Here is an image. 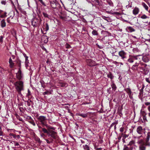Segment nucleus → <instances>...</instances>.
<instances>
[{
    "label": "nucleus",
    "mask_w": 150,
    "mask_h": 150,
    "mask_svg": "<svg viewBox=\"0 0 150 150\" xmlns=\"http://www.w3.org/2000/svg\"><path fill=\"white\" fill-rule=\"evenodd\" d=\"M14 85L18 94L22 95L21 91L24 90L23 82L21 81H17L14 83Z\"/></svg>",
    "instance_id": "nucleus-1"
},
{
    "label": "nucleus",
    "mask_w": 150,
    "mask_h": 150,
    "mask_svg": "<svg viewBox=\"0 0 150 150\" xmlns=\"http://www.w3.org/2000/svg\"><path fill=\"white\" fill-rule=\"evenodd\" d=\"M45 134H47L48 136L51 140H53V139H56L57 137V133L53 130L49 131H47V132L45 133Z\"/></svg>",
    "instance_id": "nucleus-2"
},
{
    "label": "nucleus",
    "mask_w": 150,
    "mask_h": 150,
    "mask_svg": "<svg viewBox=\"0 0 150 150\" xmlns=\"http://www.w3.org/2000/svg\"><path fill=\"white\" fill-rule=\"evenodd\" d=\"M37 119L42 127H44L47 123V119L46 117L44 116H39L37 118Z\"/></svg>",
    "instance_id": "nucleus-3"
},
{
    "label": "nucleus",
    "mask_w": 150,
    "mask_h": 150,
    "mask_svg": "<svg viewBox=\"0 0 150 150\" xmlns=\"http://www.w3.org/2000/svg\"><path fill=\"white\" fill-rule=\"evenodd\" d=\"M42 21L41 19H39L36 18L33 19L32 20V25L34 27L38 26L40 24V21Z\"/></svg>",
    "instance_id": "nucleus-4"
},
{
    "label": "nucleus",
    "mask_w": 150,
    "mask_h": 150,
    "mask_svg": "<svg viewBox=\"0 0 150 150\" xmlns=\"http://www.w3.org/2000/svg\"><path fill=\"white\" fill-rule=\"evenodd\" d=\"M86 62L87 64L90 66H93L96 65L95 62L91 59L86 60Z\"/></svg>",
    "instance_id": "nucleus-5"
},
{
    "label": "nucleus",
    "mask_w": 150,
    "mask_h": 150,
    "mask_svg": "<svg viewBox=\"0 0 150 150\" xmlns=\"http://www.w3.org/2000/svg\"><path fill=\"white\" fill-rule=\"evenodd\" d=\"M145 129H143L142 127L140 126H138L137 129V132L140 134H142L143 133H145Z\"/></svg>",
    "instance_id": "nucleus-6"
},
{
    "label": "nucleus",
    "mask_w": 150,
    "mask_h": 150,
    "mask_svg": "<svg viewBox=\"0 0 150 150\" xmlns=\"http://www.w3.org/2000/svg\"><path fill=\"white\" fill-rule=\"evenodd\" d=\"M37 126L38 128V130L40 133L43 132L44 133H45L47 132V129L44 128V127H41L38 124H37Z\"/></svg>",
    "instance_id": "nucleus-7"
},
{
    "label": "nucleus",
    "mask_w": 150,
    "mask_h": 150,
    "mask_svg": "<svg viewBox=\"0 0 150 150\" xmlns=\"http://www.w3.org/2000/svg\"><path fill=\"white\" fill-rule=\"evenodd\" d=\"M119 55L122 59L126 58V53L123 50H121L119 52Z\"/></svg>",
    "instance_id": "nucleus-8"
},
{
    "label": "nucleus",
    "mask_w": 150,
    "mask_h": 150,
    "mask_svg": "<svg viewBox=\"0 0 150 150\" xmlns=\"http://www.w3.org/2000/svg\"><path fill=\"white\" fill-rule=\"evenodd\" d=\"M16 74L17 79L19 80L21 79L22 77V74H21V71L20 68L19 69L18 72L16 73Z\"/></svg>",
    "instance_id": "nucleus-9"
},
{
    "label": "nucleus",
    "mask_w": 150,
    "mask_h": 150,
    "mask_svg": "<svg viewBox=\"0 0 150 150\" xmlns=\"http://www.w3.org/2000/svg\"><path fill=\"white\" fill-rule=\"evenodd\" d=\"M45 126L47 128V131H53V130H55V128L54 127L48 125L47 123L45 125Z\"/></svg>",
    "instance_id": "nucleus-10"
},
{
    "label": "nucleus",
    "mask_w": 150,
    "mask_h": 150,
    "mask_svg": "<svg viewBox=\"0 0 150 150\" xmlns=\"http://www.w3.org/2000/svg\"><path fill=\"white\" fill-rule=\"evenodd\" d=\"M142 59L144 62H147L149 60V56L148 55L144 56L142 57Z\"/></svg>",
    "instance_id": "nucleus-11"
},
{
    "label": "nucleus",
    "mask_w": 150,
    "mask_h": 150,
    "mask_svg": "<svg viewBox=\"0 0 150 150\" xmlns=\"http://www.w3.org/2000/svg\"><path fill=\"white\" fill-rule=\"evenodd\" d=\"M139 8L136 7L133 10V14L135 16L137 15L139 13Z\"/></svg>",
    "instance_id": "nucleus-12"
},
{
    "label": "nucleus",
    "mask_w": 150,
    "mask_h": 150,
    "mask_svg": "<svg viewBox=\"0 0 150 150\" xmlns=\"http://www.w3.org/2000/svg\"><path fill=\"white\" fill-rule=\"evenodd\" d=\"M140 17L143 20H147L149 19V16L145 14H142L140 15Z\"/></svg>",
    "instance_id": "nucleus-13"
},
{
    "label": "nucleus",
    "mask_w": 150,
    "mask_h": 150,
    "mask_svg": "<svg viewBox=\"0 0 150 150\" xmlns=\"http://www.w3.org/2000/svg\"><path fill=\"white\" fill-rule=\"evenodd\" d=\"M89 112H88L86 113H78V115L82 117L83 118H85L87 117Z\"/></svg>",
    "instance_id": "nucleus-14"
},
{
    "label": "nucleus",
    "mask_w": 150,
    "mask_h": 150,
    "mask_svg": "<svg viewBox=\"0 0 150 150\" xmlns=\"http://www.w3.org/2000/svg\"><path fill=\"white\" fill-rule=\"evenodd\" d=\"M28 58H25V66L27 69H28L29 70L30 69V67L29 69H28V64H29V61L28 59Z\"/></svg>",
    "instance_id": "nucleus-15"
},
{
    "label": "nucleus",
    "mask_w": 150,
    "mask_h": 150,
    "mask_svg": "<svg viewBox=\"0 0 150 150\" xmlns=\"http://www.w3.org/2000/svg\"><path fill=\"white\" fill-rule=\"evenodd\" d=\"M108 13L109 14L112 15H120V13L119 12H112V10L110 11H108Z\"/></svg>",
    "instance_id": "nucleus-16"
},
{
    "label": "nucleus",
    "mask_w": 150,
    "mask_h": 150,
    "mask_svg": "<svg viewBox=\"0 0 150 150\" xmlns=\"http://www.w3.org/2000/svg\"><path fill=\"white\" fill-rule=\"evenodd\" d=\"M6 23L4 19H3L0 22V25L2 28H4L6 26Z\"/></svg>",
    "instance_id": "nucleus-17"
},
{
    "label": "nucleus",
    "mask_w": 150,
    "mask_h": 150,
    "mask_svg": "<svg viewBox=\"0 0 150 150\" xmlns=\"http://www.w3.org/2000/svg\"><path fill=\"white\" fill-rule=\"evenodd\" d=\"M50 4L52 8H56V3L54 1H51L50 2Z\"/></svg>",
    "instance_id": "nucleus-18"
},
{
    "label": "nucleus",
    "mask_w": 150,
    "mask_h": 150,
    "mask_svg": "<svg viewBox=\"0 0 150 150\" xmlns=\"http://www.w3.org/2000/svg\"><path fill=\"white\" fill-rule=\"evenodd\" d=\"M111 86L112 87V88L113 90L114 91L116 90L117 87L116 86L114 83V81H111Z\"/></svg>",
    "instance_id": "nucleus-19"
},
{
    "label": "nucleus",
    "mask_w": 150,
    "mask_h": 150,
    "mask_svg": "<svg viewBox=\"0 0 150 150\" xmlns=\"http://www.w3.org/2000/svg\"><path fill=\"white\" fill-rule=\"evenodd\" d=\"M93 30V31L92 32V34L93 35H98V33L97 30H94L93 28H92Z\"/></svg>",
    "instance_id": "nucleus-20"
},
{
    "label": "nucleus",
    "mask_w": 150,
    "mask_h": 150,
    "mask_svg": "<svg viewBox=\"0 0 150 150\" xmlns=\"http://www.w3.org/2000/svg\"><path fill=\"white\" fill-rule=\"evenodd\" d=\"M7 13L6 12H4L2 13V14L0 15V18H5L6 17Z\"/></svg>",
    "instance_id": "nucleus-21"
},
{
    "label": "nucleus",
    "mask_w": 150,
    "mask_h": 150,
    "mask_svg": "<svg viewBox=\"0 0 150 150\" xmlns=\"http://www.w3.org/2000/svg\"><path fill=\"white\" fill-rule=\"evenodd\" d=\"M142 4L143 7L145 8V9L147 11H148L149 7L144 2L142 3Z\"/></svg>",
    "instance_id": "nucleus-22"
},
{
    "label": "nucleus",
    "mask_w": 150,
    "mask_h": 150,
    "mask_svg": "<svg viewBox=\"0 0 150 150\" xmlns=\"http://www.w3.org/2000/svg\"><path fill=\"white\" fill-rule=\"evenodd\" d=\"M102 39L103 42L105 44L106 43L108 42V39L107 37H104Z\"/></svg>",
    "instance_id": "nucleus-23"
},
{
    "label": "nucleus",
    "mask_w": 150,
    "mask_h": 150,
    "mask_svg": "<svg viewBox=\"0 0 150 150\" xmlns=\"http://www.w3.org/2000/svg\"><path fill=\"white\" fill-rule=\"evenodd\" d=\"M40 83L41 84L42 87L43 88H45V85L44 81L43 80H41L40 81Z\"/></svg>",
    "instance_id": "nucleus-24"
},
{
    "label": "nucleus",
    "mask_w": 150,
    "mask_h": 150,
    "mask_svg": "<svg viewBox=\"0 0 150 150\" xmlns=\"http://www.w3.org/2000/svg\"><path fill=\"white\" fill-rule=\"evenodd\" d=\"M107 76L108 78H110L111 79H112L114 78V76L111 73H109L108 74Z\"/></svg>",
    "instance_id": "nucleus-25"
},
{
    "label": "nucleus",
    "mask_w": 150,
    "mask_h": 150,
    "mask_svg": "<svg viewBox=\"0 0 150 150\" xmlns=\"http://www.w3.org/2000/svg\"><path fill=\"white\" fill-rule=\"evenodd\" d=\"M28 122L31 124L33 126H35V122L34 120L33 119H31V120L28 121Z\"/></svg>",
    "instance_id": "nucleus-26"
},
{
    "label": "nucleus",
    "mask_w": 150,
    "mask_h": 150,
    "mask_svg": "<svg viewBox=\"0 0 150 150\" xmlns=\"http://www.w3.org/2000/svg\"><path fill=\"white\" fill-rule=\"evenodd\" d=\"M140 150H145V147L144 145H140L139 146Z\"/></svg>",
    "instance_id": "nucleus-27"
},
{
    "label": "nucleus",
    "mask_w": 150,
    "mask_h": 150,
    "mask_svg": "<svg viewBox=\"0 0 150 150\" xmlns=\"http://www.w3.org/2000/svg\"><path fill=\"white\" fill-rule=\"evenodd\" d=\"M43 14L45 18H50V16L47 13L43 12Z\"/></svg>",
    "instance_id": "nucleus-28"
},
{
    "label": "nucleus",
    "mask_w": 150,
    "mask_h": 150,
    "mask_svg": "<svg viewBox=\"0 0 150 150\" xmlns=\"http://www.w3.org/2000/svg\"><path fill=\"white\" fill-rule=\"evenodd\" d=\"M83 148L85 150H90L89 146L87 145H83Z\"/></svg>",
    "instance_id": "nucleus-29"
},
{
    "label": "nucleus",
    "mask_w": 150,
    "mask_h": 150,
    "mask_svg": "<svg viewBox=\"0 0 150 150\" xmlns=\"http://www.w3.org/2000/svg\"><path fill=\"white\" fill-rule=\"evenodd\" d=\"M150 137V132H149L147 133V136L146 137V141L148 142L149 139Z\"/></svg>",
    "instance_id": "nucleus-30"
},
{
    "label": "nucleus",
    "mask_w": 150,
    "mask_h": 150,
    "mask_svg": "<svg viewBox=\"0 0 150 150\" xmlns=\"http://www.w3.org/2000/svg\"><path fill=\"white\" fill-rule=\"evenodd\" d=\"M51 92L50 91H45L42 93V94L44 95H48L50 94H51Z\"/></svg>",
    "instance_id": "nucleus-31"
},
{
    "label": "nucleus",
    "mask_w": 150,
    "mask_h": 150,
    "mask_svg": "<svg viewBox=\"0 0 150 150\" xmlns=\"http://www.w3.org/2000/svg\"><path fill=\"white\" fill-rule=\"evenodd\" d=\"M126 30H127V31L128 32H131V27H127L126 28Z\"/></svg>",
    "instance_id": "nucleus-32"
},
{
    "label": "nucleus",
    "mask_w": 150,
    "mask_h": 150,
    "mask_svg": "<svg viewBox=\"0 0 150 150\" xmlns=\"http://www.w3.org/2000/svg\"><path fill=\"white\" fill-rule=\"evenodd\" d=\"M137 142L140 144V145H143L144 144V142L143 140L142 139H141L138 141Z\"/></svg>",
    "instance_id": "nucleus-33"
},
{
    "label": "nucleus",
    "mask_w": 150,
    "mask_h": 150,
    "mask_svg": "<svg viewBox=\"0 0 150 150\" xmlns=\"http://www.w3.org/2000/svg\"><path fill=\"white\" fill-rule=\"evenodd\" d=\"M45 29L46 31H47L49 30V25L47 23H46V25L45 27Z\"/></svg>",
    "instance_id": "nucleus-34"
},
{
    "label": "nucleus",
    "mask_w": 150,
    "mask_h": 150,
    "mask_svg": "<svg viewBox=\"0 0 150 150\" xmlns=\"http://www.w3.org/2000/svg\"><path fill=\"white\" fill-rule=\"evenodd\" d=\"M38 1L44 6H46V5L45 3L42 0H38Z\"/></svg>",
    "instance_id": "nucleus-35"
},
{
    "label": "nucleus",
    "mask_w": 150,
    "mask_h": 150,
    "mask_svg": "<svg viewBox=\"0 0 150 150\" xmlns=\"http://www.w3.org/2000/svg\"><path fill=\"white\" fill-rule=\"evenodd\" d=\"M38 1L44 6H46V5L45 3L42 0H38Z\"/></svg>",
    "instance_id": "nucleus-36"
},
{
    "label": "nucleus",
    "mask_w": 150,
    "mask_h": 150,
    "mask_svg": "<svg viewBox=\"0 0 150 150\" xmlns=\"http://www.w3.org/2000/svg\"><path fill=\"white\" fill-rule=\"evenodd\" d=\"M31 95V92L30 91L29 89H28V93L27 94V96L28 97V98L29 96H30Z\"/></svg>",
    "instance_id": "nucleus-37"
},
{
    "label": "nucleus",
    "mask_w": 150,
    "mask_h": 150,
    "mask_svg": "<svg viewBox=\"0 0 150 150\" xmlns=\"http://www.w3.org/2000/svg\"><path fill=\"white\" fill-rule=\"evenodd\" d=\"M143 119L144 122L147 121L146 117V116L145 115L143 116Z\"/></svg>",
    "instance_id": "nucleus-38"
},
{
    "label": "nucleus",
    "mask_w": 150,
    "mask_h": 150,
    "mask_svg": "<svg viewBox=\"0 0 150 150\" xmlns=\"http://www.w3.org/2000/svg\"><path fill=\"white\" fill-rule=\"evenodd\" d=\"M123 150H131V148H129L128 146H126L124 148Z\"/></svg>",
    "instance_id": "nucleus-39"
},
{
    "label": "nucleus",
    "mask_w": 150,
    "mask_h": 150,
    "mask_svg": "<svg viewBox=\"0 0 150 150\" xmlns=\"http://www.w3.org/2000/svg\"><path fill=\"white\" fill-rule=\"evenodd\" d=\"M16 135V134H13V133H10L9 134V135L10 136H12L13 137V138L15 139V138Z\"/></svg>",
    "instance_id": "nucleus-40"
},
{
    "label": "nucleus",
    "mask_w": 150,
    "mask_h": 150,
    "mask_svg": "<svg viewBox=\"0 0 150 150\" xmlns=\"http://www.w3.org/2000/svg\"><path fill=\"white\" fill-rule=\"evenodd\" d=\"M6 1H1V3L2 4L4 5H5L6 4Z\"/></svg>",
    "instance_id": "nucleus-41"
},
{
    "label": "nucleus",
    "mask_w": 150,
    "mask_h": 150,
    "mask_svg": "<svg viewBox=\"0 0 150 150\" xmlns=\"http://www.w3.org/2000/svg\"><path fill=\"white\" fill-rule=\"evenodd\" d=\"M128 90L129 91V92L128 93V95L129 96V98H131V92L130 90V89H129Z\"/></svg>",
    "instance_id": "nucleus-42"
},
{
    "label": "nucleus",
    "mask_w": 150,
    "mask_h": 150,
    "mask_svg": "<svg viewBox=\"0 0 150 150\" xmlns=\"http://www.w3.org/2000/svg\"><path fill=\"white\" fill-rule=\"evenodd\" d=\"M141 113L143 115H146L145 112L144 110H141Z\"/></svg>",
    "instance_id": "nucleus-43"
},
{
    "label": "nucleus",
    "mask_w": 150,
    "mask_h": 150,
    "mask_svg": "<svg viewBox=\"0 0 150 150\" xmlns=\"http://www.w3.org/2000/svg\"><path fill=\"white\" fill-rule=\"evenodd\" d=\"M132 69H137V65H133L132 66Z\"/></svg>",
    "instance_id": "nucleus-44"
},
{
    "label": "nucleus",
    "mask_w": 150,
    "mask_h": 150,
    "mask_svg": "<svg viewBox=\"0 0 150 150\" xmlns=\"http://www.w3.org/2000/svg\"><path fill=\"white\" fill-rule=\"evenodd\" d=\"M3 37L2 36H1L0 37V42L2 43L3 42Z\"/></svg>",
    "instance_id": "nucleus-45"
},
{
    "label": "nucleus",
    "mask_w": 150,
    "mask_h": 150,
    "mask_svg": "<svg viewBox=\"0 0 150 150\" xmlns=\"http://www.w3.org/2000/svg\"><path fill=\"white\" fill-rule=\"evenodd\" d=\"M22 54L24 56V57L25 58H28V57L27 56L26 54L24 52L22 53Z\"/></svg>",
    "instance_id": "nucleus-46"
},
{
    "label": "nucleus",
    "mask_w": 150,
    "mask_h": 150,
    "mask_svg": "<svg viewBox=\"0 0 150 150\" xmlns=\"http://www.w3.org/2000/svg\"><path fill=\"white\" fill-rule=\"evenodd\" d=\"M96 45L97 46L98 48L100 49H102L103 48V47L102 46H100L98 44H96Z\"/></svg>",
    "instance_id": "nucleus-47"
},
{
    "label": "nucleus",
    "mask_w": 150,
    "mask_h": 150,
    "mask_svg": "<svg viewBox=\"0 0 150 150\" xmlns=\"http://www.w3.org/2000/svg\"><path fill=\"white\" fill-rule=\"evenodd\" d=\"M108 4L111 6H113V4L112 1H109L108 2Z\"/></svg>",
    "instance_id": "nucleus-48"
},
{
    "label": "nucleus",
    "mask_w": 150,
    "mask_h": 150,
    "mask_svg": "<svg viewBox=\"0 0 150 150\" xmlns=\"http://www.w3.org/2000/svg\"><path fill=\"white\" fill-rule=\"evenodd\" d=\"M143 88H142L140 90V92H139V94L140 95H141L143 93Z\"/></svg>",
    "instance_id": "nucleus-49"
},
{
    "label": "nucleus",
    "mask_w": 150,
    "mask_h": 150,
    "mask_svg": "<svg viewBox=\"0 0 150 150\" xmlns=\"http://www.w3.org/2000/svg\"><path fill=\"white\" fill-rule=\"evenodd\" d=\"M133 38H134L135 39L134 40V41H135V42H136V41H137L138 40V38H137L135 36H133Z\"/></svg>",
    "instance_id": "nucleus-50"
},
{
    "label": "nucleus",
    "mask_w": 150,
    "mask_h": 150,
    "mask_svg": "<svg viewBox=\"0 0 150 150\" xmlns=\"http://www.w3.org/2000/svg\"><path fill=\"white\" fill-rule=\"evenodd\" d=\"M3 132H0V138H1V139L2 138V136H3Z\"/></svg>",
    "instance_id": "nucleus-51"
},
{
    "label": "nucleus",
    "mask_w": 150,
    "mask_h": 150,
    "mask_svg": "<svg viewBox=\"0 0 150 150\" xmlns=\"http://www.w3.org/2000/svg\"><path fill=\"white\" fill-rule=\"evenodd\" d=\"M145 104L147 106L149 105L150 106V102H146L145 103Z\"/></svg>",
    "instance_id": "nucleus-52"
},
{
    "label": "nucleus",
    "mask_w": 150,
    "mask_h": 150,
    "mask_svg": "<svg viewBox=\"0 0 150 150\" xmlns=\"http://www.w3.org/2000/svg\"><path fill=\"white\" fill-rule=\"evenodd\" d=\"M10 64V67L11 68H12L14 64L13 62L11 63Z\"/></svg>",
    "instance_id": "nucleus-53"
},
{
    "label": "nucleus",
    "mask_w": 150,
    "mask_h": 150,
    "mask_svg": "<svg viewBox=\"0 0 150 150\" xmlns=\"http://www.w3.org/2000/svg\"><path fill=\"white\" fill-rule=\"evenodd\" d=\"M146 81L148 82L150 84V81L149 80V79L148 78H146L145 79Z\"/></svg>",
    "instance_id": "nucleus-54"
},
{
    "label": "nucleus",
    "mask_w": 150,
    "mask_h": 150,
    "mask_svg": "<svg viewBox=\"0 0 150 150\" xmlns=\"http://www.w3.org/2000/svg\"><path fill=\"white\" fill-rule=\"evenodd\" d=\"M13 142L15 143L14 145L15 146H18V145H19V144L17 142Z\"/></svg>",
    "instance_id": "nucleus-55"
},
{
    "label": "nucleus",
    "mask_w": 150,
    "mask_h": 150,
    "mask_svg": "<svg viewBox=\"0 0 150 150\" xmlns=\"http://www.w3.org/2000/svg\"><path fill=\"white\" fill-rule=\"evenodd\" d=\"M36 140L39 143H40V140L39 138H37L36 139Z\"/></svg>",
    "instance_id": "nucleus-56"
},
{
    "label": "nucleus",
    "mask_w": 150,
    "mask_h": 150,
    "mask_svg": "<svg viewBox=\"0 0 150 150\" xmlns=\"http://www.w3.org/2000/svg\"><path fill=\"white\" fill-rule=\"evenodd\" d=\"M20 138V136L19 135H16L15 138L19 139Z\"/></svg>",
    "instance_id": "nucleus-57"
},
{
    "label": "nucleus",
    "mask_w": 150,
    "mask_h": 150,
    "mask_svg": "<svg viewBox=\"0 0 150 150\" xmlns=\"http://www.w3.org/2000/svg\"><path fill=\"white\" fill-rule=\"evenodd\" d=\"M138 50V49L137 48H134L133 50V51L134 52H137Z\"/></svg>",
    "instance_id": "nucleus-58"
},
{
    "label": "nucleus",
    "mask_w": 150,
    "mask_h": 150,
    "mask_svg": "<svg viewBox=\"0 0 150 150\" xmlns=\"http://www.w3.org/2000/svg\"><path fill=\"white\" fill-rule=\"evenodd\" d=\"M10 17H8V18L6 19L8 23H10Z\"/></svg>",
    "instance_id": "nucleus-59"
},
{
    "label": "nucleus",
    "mask_w": 150,
    "mask_h": 150,
    "mask_svg": "<svg viewBox=\"0 0 150 150\" xmlns=\"http://www.w3.org/2000/svg\"><path fill=\"white\" fill-rule=\"evenodd\" d=\"M120 131L121 132H122L124 131V128H121L120 129Z\"/></svg>",
    "instance_id": "nucleus-60"
},
{
    "label": "nucleus",
    "mask_w": 150,
    "mask_h": 150,
    "mask_svg": "<svg viewBox=\"0 0 150 150\" xmlns=\"http://www.w3.org/2000/svg\"><path fill=\"white\" fill-rule=\"evenodd\" d=\"M70 47V46L69 45H66V48H69Z\"/></svg>",
    "instance_id": "nucleus-61"
},
{
    "label": "nucleus",
    "mask_w": 150,
    "mask_h": 150,
    "mask_svg": "<svg viewBox=\"0 0 150 150\" xmlns=\"http://www.w3.org/2000/svg\"><path fill=\"white\" fill-rule=\"evenodd\" d=\"M9 63L13 62L12 59L11 58H10L9 59Z\"/></svg>",
    "instance_id": "nucleus-62"
},
{
    "label": "nucleus",
    "mask_w": 150,
    "mask_h": 150,
    "mask_svg": "<svg viewBox=\"0 0 150 150\" xmlns=\"http://www.w3.org/2000/svg\"><path fill=\"white\" fill-rule=\"evenodd\" d=\"M13 131H14L13 132H18V133L19 134H21V132L20 131H16V130H14Z\"/></svg>",
    "instance_id": "nucleus-63"
},
{
    "label": "nucleus",
    "mask_w": 150,
    "mask_h": 150,
    "mask_svg": "<svg viewBox=\"0 0 150 150\" xmlns=\"http://www.w3.org/2000/svg\"><path fill=\"white\" fill-rule=\"evenodd\" d=\"M127 61L128 62H129L130 63L131 62V59L129 58L127 59Z\"/></svg>",
    "instance_id": "nucleus-64"
}]
</instances>
